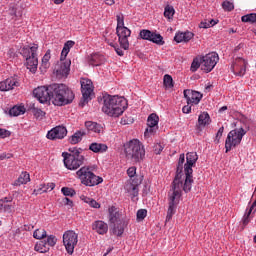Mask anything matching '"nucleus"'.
Wrapping results in <instances>:
<instances>
[{
    "instance_id": "obj_1",
    "label": "nucleus",
    "mask_w": 256,
    "mask_h": 256,
    "mask_svg": "<svg viewBox=\"0 0 256 256\" xmlns=\"http://www.w3.org/2000/svg\"><path fill=\"white\" fill-rule=\"evenodd\" d=\"M102 111L110 117H119L127 108V99L119 96L104 95L101 98Z\"/></svg>"
},
{
    "instance_id": "obj_2",
    "label": "nucleus",
    "mask_w": 256,
    "mask_h": 256,
    "mask_svg": "<svg viewBox=\"0 0 256 256\" xmlns=\"http://www.w3.org/2000/svg\"><path fill=\"white\" fill-rule=\"evenodd\" d=\"M50 91H52L51 102L55 106H65L71 104L75 95L66 84H50Z\"/></svg>"
},
{
    "instance_id": "obj_3",
    "label": "nucleus",
    "mask_w": 256,
    "mask_h": 256,
    "mask_svg": "<svg viewBox=\"0 0 256 256\" xmlns=\"http://www.w3.org/2000/svg\"><path fill=\"white\" fill-rule=\"evenodd\" d=\"M81 148L72 147L68 152H62L64 167L69 171H76L81 165H84L85 156L82 154Z\"/></svg>"
},
{
    "instance_id": "obj_4",
    "label": "nucleus",
    "mask_w": 256,
    "mask_h": 256,
    "mask_svg": "<svg viewBox=\"0 0 256 256\" xmlns=\"http://www.w3.org/2000/svg\"><path fill=\"white\" fill-rule=\"evenodd\" d=\"M124 152L128 161L133 163H141L145 157V149L143 144L133 139L124 145Z\"/></svg>"
},
{
    "instance_id": "obj_5",
    "label": "nucleus",
    "mask_w": 256,
    "mask_h": 256,
    "mask_svg": "<svg viewBox=\"0 0 256 256\" xmlns=\"http://www.w3.org/2000/svg\"><path fill=\"white\" fill-rule=\"evenodd\" d=\"M77 178L86 187H95L104 182V179L100 176L95 175L89 166L81 167L76 172Z\"/></svg>"
},
{
    "instance_id": "obj_6",
    "label": "nucleus",
    "mask_w": 256,
    "mask_h": 256,
    "mask_svg": "<svg viewBox=\"0 0 256 256\" xmlns=\"http://www.w3.org/2000/svg\"><path fill=\"white\" fill-rule=\"evenodd\" d=\"M198 161V155L196 152L187 153V163L184 165V171L186 174V180L184 183V192L189 193L192 189L193 180V168Z\"/></svg>"
},
{
    "instance_id": "obj_7",
    "label": "nucleus",
    "mask_w": 256,
    "mask_h": 256,
    "mask_svg": "<svg viewBox=\"0 0 256 256\" xmlns=\"http://www.w3.org/2000/svg\"><path fill=\"white\" fill-rule=\"evenodd\" d=\"M38 48L37 44L24 47L22 50L23 57L26 59L27 69L32 73H36L38 67Z\"/></svg>"
},
{
    "instance_id": "obj_8",
    "label": "nucleus",
    "mask_w": 256,
    "mask_h": 256,
    "mask_svg": "<svg viewBox=\"0 0 256 256\" xmlns=\"http://www.w3.org/2000/svg\"><path fill=\"white\" fill-rule=\"evenodd\" d=\"M247 134L243 128L230 131L225 140V152H229L233 147L241 144L243 137Z\"/></svg>"
},
{
    "instance_id": "obj_9",
    "label": "nucleus",
    "mask_w": 256,
    "mask_h": 256,
    "mask_svg": "<svg viewBox=\"0 0 256 256\" xmlns=\"http://www.w3.org/2000/svg\"><path fill=\"white\" fill-rule=\"evenodd\" d=\"M173 193L169 196V208L166 216V222H169L172 219V216L176 213V206L179 203V200L184 191L182 187L172 186Z\"/></svg>"
},
{
    "instance_id": "obj_10",
    "label": "nucleus",
    "mask_w": 256,
    "mask_h": 256,
    "mask_svg": "<svg viewBox=\"0 0 256 256\" xmlns=\"http://www.w3.org/2000/svg\"><path fill=\"white\" fill-rule=\"evenodd\" d=\"M78 244V234L74 230H67L63 234V245L68 254L74 253L75 247Z\"/></svg>"
},
{
    "instance_id": "obj_11",
    "label": "nucleus",
    "mask_w": 256,
    "mask_h": 256,
    "mask_svg": "<svg viewBox=\"0 0 256 256\" xmlns=\"http://www.w3.org/2000/svg\"><path fill=\"white\" fill-rule=\"evenodd\" d=\"M184 163H185V154H181L178 161L176 177L172 183L173 187L183 188V191H184V184L186 182V173L185 175L183 173V169H185Z\"/></svg>"
},
{
    "instance_id": "obj_12",
    "label": "nucleus",
    "mask_w": 256,
    "mask_h": 256,
    "mask_svg": "<svg viewBox=\"0 0 256 256\" xmlns=\"http://www.w3.org/2000/svg\"><path fill=\"white\" fill-rule=\"evenodd\" d=\"M219 62V55L216 52L206 54L201 59L202 70L206 73L211 72Z\"/></svg>"
},
{
    "instance_id": "obj_13",
    "label": "nucleus",
    "mask_w": 256,
    "mask_h": 256,
    "mask_svg": "<svg viewBox=\"0 0 256 256\" xmlns=\"http://www.w3.org/2000/svg\"><path fill=\"white\" fill-rule=\"evenodd\" d=\"M33 93L34 97H36L42 104L52 101L51 86H38V88H34Z\"/></svg>"
},
{
    "instance_id": "obj_14",
    "label": "nucleus",
    "mask_w": 256,
    "mask_h": 256,
    "mask_svg": "<svg viewBox=\"0 0 256 256\" xmlns=\"http://www.w3.org/2000/svg\"><path fill=\"white\" fill-rule=\"evenodd\" d=\"M247 66V60L242 57H237L231 65V71L235 76L244 77L247 71Z\"/></svg>"
},
{
    "instance_id": "obj_15",
    "label": "nucleus",
    "mask_w": 256,
    "mask_h": 256,
    "mask_svg": "<svg viewBox=\"0 0 256 256\" xmlns=\"http://www.w3.org/2000/svg\"><path fill=\"white\" fill-rule=\"evenodd\" d=\"M116 34L118 36V41L122 49H129L128 38L131 36V31L126 26L116 27Z\"/></svg>"
},
{
    "instance_id": "obj_16",
    "label": "nucleus",
    "mask_w": 256,
    "mask_h": 256,
    "mask_svg": "<svg viewBox=\"0 0 256 256\" xmlns=\"http://www.w3.org/2000/svg\"><path fill=\"white\" fill-rule=\"evenodd\" d=\"M94 91V86L92 80H88L84 78L81 80V93L84 99V102H88L89 98H91Z\"/></svg>"
},
{
    "instance_id": "obj_17",
    "label": "nucleus",
    "mask_w": 256,
    "mask_h": 256,
    "mask_svg": "<svg viewBox=\"0 0 256 256\" xmlns=\"http://www.w3.org/2000/svg\"><path fill=\"white\" fill-rule=\"evenodd\" d=\"M71 60H61L55 67L56 76L58 78L67 77L70 73Z\"/></svg>"
},
{
    "instance_id": "obj_18",
    "label": "nucleus",
    "mask_w": 256,
    "mask_h": 256,
    "mask_svg": "<svg viewBox=\"0 0 256 256\" xmlns=\"http://www.w3.org/2000/svg\"><path fill=\"white\" fill-rule=\"evenodd\" d=\"M67 134H68V131L66 127L56 126L55 128L48 131V134H46V137L50 140L63 139L65 136H67Z\"/></svg>"
},
{
    "instance_id": "obj_19",
    "label": "nucleus",
    "mask_w": 256,
    "mask_h": 256,
    "mask_svg": "<svg viewBox=\"0 0 256 256\" xmlns=\"http://www.w3.org/2000/svg\"><path fill=\"white\" fill-rule=\"evenodd\" d=\"M20 82L16 76L9 77L6 80L0 82V91L6 92L13 90L15 87H19Z\"/></svg>"
},
{
    "instance_id": "obj_20",
    "label": "nucleus",
    "mask_w": 256,
    "mask_h": 256,
    "mask_svg": "<svg viewBox=\"0 0 256 256\" xmlns=\"http://www.w3.org/2000/svg\"><path fill=\"white\" fill-rule=\"evenodd\" d=\"M184 97L187 99L188 105H197L203 96L196 90H184Z\"/></svg>"
},
{
    "instance_id": "obj_21",
    "label": "nucleus",
    "mask_w": 256,
    "mask_h": 256,
    "mask_svg": "<svg viewBox=\"0 0 256 256\" xmlns=\"http://www.w3.org/2000/svg\"><path fill=\"white\" fill-rule=\"evenodd\" d=\"M92 230L97 232L99 235H105L109 231V226L103 220H96L92 223Z\"/></svg>"
},
{
    "instance_id": "obj_22",
    "label": "nucleus",
    "mask_w": 256,
    "mask_h": 256,
    "mask_svg": "<svg viewBox=\"0 0 256 256\" xmlns=\"http://www.w3.org/2000/svg\"><path fill=\"white\" fill-rule=\"evenodd\" d=\"M194 33L191 31H186V32H179L176 34L174 40L177 43H188L194 38Z\"/></svg>"
},
{
    "instance_id": "obj_23",
    "label": "nucleus",
    "mask_w": 256,
    "mask_h": 256,
    "mask_svg": "<svg viewBox=\"0 0 256 256\" xmlns=\"http://www.w3.org/2000/svg\"><path fill=\"white\" fill-rule=\"evenodd\" d=\"M108 212L110 224H119L120 222H123V220H121V214L115 206L109 207Z\"/></svg>"
},
{
    "instance_id": "obj_24",
    "label": "nucleus",
    "mask_w": 256,
    "mask_h": 256,
    "mask_svg": "<svg viewBox=\"0 0 256 256\" xmlns=\"http://www.w3.org/2000/svg\"><path fill=\"white\" fill-rule=\"evenodd\" d=\"M85 127L88 131L94 132V133H97V134H100V133L104 132L103 126L101 124H98V123L93 122V121L85 122Z\"/></svg>"
},
{
    "instance_id": "obj_25",
    "label": "nucleus",
    "mask_w": 256,
    "mask_h": 256,
    "mask_svg": "<svg viewBox=\"0 0 256 256\" xmlns=\"http://www.w3.org/2000/svg\"><path fill=\"white\" fill-rule=\"evenodd\" d=\"M105 62V56L99 53L92 54L89 58V64L91 66H101Z\"/></svg>"
},
{
    "instance_id": "obj_26",
    "label": "nucleus",
    "mask_w": 256,
    "mask_h": 256,
    "mask_svg": "<svg viewBox=\"0 0 256 256\" xmlns=\"http://www.w3.org/2000/svg\"><path fill=\"white\" fill-rule=\"evenodd\" d=\"M75 46V42L72 40H68L64 43L63 49L61 51L60 55V61L66 60L68 54L70 53V50Z\"/></svg>"
},
{
    "instance_id": "obj_27",
    "label": "nucleus",
    "mask_w": 256,
    "mask_h": 256,
    "mask_svg": "<svg viewBox=\"0 0 256 256\" xmlns=\"http://www.w3.org/2000/svg\"><path fill=\"white\" fill-rule=\"evenodd\" d=\"M112 225H113V228H112L113 234L116 235L117 237L123 236V233L125 232V227H126L125 221L114 223Z\"/></svg>"
},
{
    "instance_id": "obj_28",
    "label": "nucleus",
    "mask_w": 256,
    "mask_h": 256,
    "mask_svg": "<svg viewBox=\"0 0 256 256\" xmlns=\"http://www.w3.org/2000/svg\"><path fill=\"white\" fill-rule=\"evenodd\" d=\"M89 150L95 153H104L108 150V146L103 143H92L89 145Z\"/></svg>"
},
{
    "instance_id": "obj_29",
    "label": "nucleus",
    "mask_w": 256,
    "mask_h": 256,
    "mask_svg": "<svg viewBox=\"0 0 256 256\" xmlns=\"http://www.w3.org/2000/svg\"><path fill=\"white\" fill-rule=\"evenodd\" d=\"M31 181L30 174L28 172H22L19 178L14 182V186L26 185Z\"/></svg>"
},
{
    "instance_id": "obj_30",
    "label": "nucleus",
    "mask_w": 256,
    "mask_h": 256,
    "mask_svg": "<svg viewBox=\"0 0 256 256\" xmlns=\"http://www.w3.org/2000/svg\"><path fill=\"white\" fill-rule=\"evenodd\" d=\"M86 135L85 131L79 130L76 131L72 136L69 138V143L77 144L83 140V137Z\"/></svg>"
},
{
    "instance_id": "obj_31",
    "label": "nucleus",
    "mask_w": 256,
    "mask_h": 256,
    "mask_svg": "<svg viewBox=\"0 0 256 256\" xmlns=\"http://www.w3.org/2000/svg\"><path fill=\"white\" fill-rule=\"evenodd\" d=\"M50 59H51V50L48 49L46 51V54L42 57V65L40 66V69L47 70L50 68Z\"/></svg>"
},
{
    "instance_id": "obj_32",
    "label": "nucleus",
    "mask_w": 256,
    "mask_h": 256,
    "mask_svg": "<svg viewBox=\"0 0 256 256\" xmlns=\"http://www.w3.org/2000/svg\"><path fill=\"white\" fill-rule=\"evenodd\" d=\"M34 250L40 253H47L49 252L50 248L48 247L45 240H40L39 242H36V246H34Z\"/></svg>"
},
{
    "instance_id": "obj_33",
    "label": "nucleus",
    "mask_w": 256,
    "mask_h": 256,
    "mask_svg": "<svg viewBox=\"0 0 256 256\" xmlns=\"http://www.w3.org/2000/svg\"><path fill=\"white\" fill-rule=\"evenodd\" d=\"M210 124V116L207 112H203L198 116V126L205 127Z\"/></svg>"
},
{
    "instance_id": "obj_34",
    "label": "nucleus",
    "mask_w": 256,
    "mask_h": 256,
    "mask_svg": "<svg viewBox=\"0 0 256 256\" xmlns=\"http://www.w3.org/2000/svg\"><path fill=\"white\" fill-rule=\"evenodd\" d=\"M150 42H152L158 46H163L165 44V41H164L162 35L159 33H155V32L152 33Z\"/></svg>"
},
{
    "instance_id": "obj_35",
    "label": "nucleus",
    "mask_w": 256,
    "mask_h": 256,
    "mask_svg": "<svg viewBox=\"0 0 256 256\" xmlns=\"http://www.w3.org/2000/svg\"><path fill=\"white\" fill-rule=\"evenodd\" d=\"M26 109L23 106H15L12 109H10L9 114L10 116H20L25 113Z\"/></svg>"
},
{
    "instance_id": "obj_36",
    "label": "nucleus",
    "mask_w": 256,
    "mask_h": 256,
    "mask_svg": "<svg viewBox=\"0 0 256 256\" xmlns=\"http://www.w3.org/2000/svg\"><path fill=\"white\" fill-rule=\"evenodd\" d=\"M243 23L256 24V13H250L241 17Z\"/></svg>"
},
{
    "instance_id": "obj_37",
    "label": "nucleus",
    "mask_w": 256,
    "mask_h": 256,
    "mask_svg": "<svg viewBox=\"0 0 256 256\" xmlns=\"http://www.w3.org/2000/svg\"><path fill=\"white\" fill-rule=\"evenodd\" d=\"M159 117L156 114H151L147 119V126L158 127Z\"/></svg>"
},
{
    "instance_id": "obj_38",
    "label": "nucleus",
    "mask_w": 256,
    "mask_h": 256,
    "mask_svg": "<svg viewBox=\"0 0 256 256\" xmlns=\"http://www.w3.org/2000/svg\"><path fill=\"white\" fill-rule=\"evenodd\" d=\"M174 14H175V9L173 8V6L167 5L165 7L164 17L167 18L168 20H171L173 19Z\"/></svg>"
},
{
    "instance_id": "obj_39",
    "label": "nucleus",
    "mask_w": 256,
    "mask_h": 256,
    "mask_svg": "<svg viewBox=\"0 0 256 256\" xmlns=\"http://www.w3.org/2000/svg\"><path fill=\"white\" fill-rule=\"evenodd\" d=\"M47 237V231L45 229H36L34 230V238L42 240Z\"/></svg>"
},
{
    "instance_id": "obj_40",
    "label": "nucleus",
    "mask_w": 256,
    "mask_h": 256,
    "mask_svg": "<svg viewBox=\"0 0 256 256\" xmlns=\"http://www.w3.org/2000/svg\"><path fill=\"white\" fill-rule=\"evenodd\" d=\"M61 193L65 197H74L76 195V191L73 188H69V187H62Z\"/></svg>"
},
{
    "instance_id": "obj_41",
    "label": "nucleus",
    "mask_w": 256,
    "mask_h": 256,
    "mask_svg": "<svg viewBox=\"0 0 256 256\" xmlns=\"http://www.w3.org/2000/svg\"><path fill=\"white\" fill-rule=\"evenodd\" d=\"M153 36V32L147 29H143L140 31V37L143 40L151 41V38Z\"/></svg>"
},
{
    "instance_id": "obj_42",
    "label": "nucleus",
    "mask_w": 256,
    "mask_h": 256,
    "mask_svg": "<svg viewBox=\"0 0 256 256\" xmlns=\"http://www.w3.org/2000/svg\"><path fill=\"white\" fill-rule=\"evenodd\" d=\"M164 86L169 89L174 87L173 78L170 74L164 75Z\"/></svg>"
},
{
    "instance_id": "obj_43",
    "label": "nucleus",
    "mask_w": 256,
    "mask_h": 256,
    "mask_svg": "<svg viewBox=\"0 0 256 256\" xmlns=\"http://www.w3.org/2000/svg\"><path fill=\"white\" fill-rule=\"evenodd\" d=\"M128 192L131 194L133 198L138 196L139 187L137 184H130L128 188Z\"/></svg>"
},
{
    "instance_id": "obj_44",
    "label": "nucleus",
    "mask_w": 256,
    "mask_h": 256,
    "mask_svg": "<svg viewBox=\"0 0 256 256\" xmlns=\"http://www.w3.org/2000/svg\"><path fill=\"white\" fill-rule=\"evenodd\" d=\"M159 127L158 126H148L145 133H144V136L145 137H150L152 135H155L156 132L158 131Z\"/></svg>"
},
{
    "instance_id": "obj_45",
    "label": "nucleus",
    "mask_w": 256,
    "mask_h": 256,
    "mask_svg": "<svg viewBox=\"0 0 256 256\" xmlns=\"http://www.w3.org/2000/svg\"><path fill=\"white\" fill-rule=\"evenodd\" d=\"M200 66H202L201 60L199 58H194L192 65L190 66V70H192V72H196Z\"/></svg>"
},
{
    "instance_id": "obj_46",
    "label": "nucleus",
    "mask_w": 256,
    "mask_h": 256,
    "mask_svg": "<svg viewBox=\"0 0 256 256\" xmlns=\"http://www.w3.org/2000/svg\"><path fill=\"white\" fill-rule=\"evenodd\" d=\"M251 214H252V209H248L242 218L243 226H247L250 223Z\"/></svg>"
},
{
    "instance_id": "obj_47",
    "label": "nucleus",
    "mask_w": 256,
    "mask_h": 256,
    "mask_svg": "<svg viewBox=\"0 0 256 256\" xmlns=\"http://www.w3.org/2000/svg\"><path fill=\"white\" fill-rule=\"evenodd\" d=\"M222 9H224V11H233L235 9V6L230 1H224L222 3Z\"/></svg>"
},
{
    "instance_id": "obj_48",
    "label": "nucleus",
    "mask_w": 256,
    "mask_h": 256,
    "mask_svg": "<svg viewBox=\"0 0 256 256\" xmlns=\"http://www.w3.org/2000/svg\"><path fill=\"white\" fill-rule=\"evenodd\" d=\"M116 19H117V28L125 27V17L123 16V14H118L116 16Z\"/></svg>"
},
{
    "instance_id": "obj_49",
    "label": "nucleus",
    "mask_w": 256,
    "mask_h": 256,
    "mask_svg": "<svg viewBox=\"0 0 256 256\" xmlns=\"http://www.w3.org/2000/svg\"><path fill=\"white\" fill-rule=\"evenodd\" d=\"M57 243V238L56 236H48V240H46V245H48V247H54Z\"/></svg>"
},
{
    "instance_id": "obj_50",
    "label": "nucleus",
    "mask_w": 256,
    "mask_h": 256,
    "mask_svg": "<svg viewBox=\"0 0 256 256\" xmlns=\"http://www.w3.org/2000/svg\"><path fill=\"white\" fill-rule=\"evenodd\" d=\"M224 129H225L224 126H222V127H220V128L218 129V131H217V133H216V136H215V140H214V142H215L216 144L220 143V139H221L222 136H223Z\"/></svg>"
},
{
    "instance_id": "obj_51",
    "label": "nucleus",
    "mask_w": 256,
    "mask_h": 256,
    "mask_svg": "<svg viewBox=\"0 0 256 256\" xmlns=\"http://www.w3.org/2000/svg\"><path fill=\"white\" fill-rule=\"evenodd\" d=\"M55 183L42 184V188H44V192H51L55 189Z\"/></svg>"
},
{
    "instance_id": "obj_52",
    "label": "nucleus",
    "mask_w": 256,
    "mask_h": 256,
    "mask_svg": "<svg viewBox=\"0 0 256 256\" xmlns=\"http://www.w3.org/2000/svg\"><path fill=\"white\" fill-rule=\"evenodd\" d=\"M33 114L38 119H42L46 115L45 112H43L41 109H38V108L33 109Z\"/></svg>"
},
{
    "instance_id": "obj_53",
    "label": "nucleus",
    "mask_w": 256,
    "mask_h": 256,
    "mask_svg": "<svg viewBox=\"0 0 256 256\" xmlns=\"http://www.w3.org/2000/svg\"><path fill=\"white\" fill-rule=\"evenodd\" d=\"M147 216V210L146 209H139L137 212V219L138 220H144Z\"/></svg>"
},
{
    "instance_id": "obj_54",
    "label": "nucleus",
    "mask_w": 256,
    "mask_h": 256,
    "mask_svg": "<svg viewBox=\"0 0 256 256\" xmlns=\"http://www.w3.org/2000/svg\"><path fill=\"white\" fill-rule=\"evenodd\" d=\"M44 190L45 189L43 188V184H40V187L34 189L33 195L34 196L42 195L43 193H45Z\"/></svg>"
},
{
    "instance_id": "obj_55",
    "label": "nucleus",
    "mask_w": 256,
    "mask_h": 256,
    "mask_svg": "<svg viewBox=\"0 0 256 256\" xmlns=\"http://www.w3.org/2000/svg\"><path fill=\"white\" fill-rule=\"evenodd\" d=\"M127 175L129 176V178H134V176L136 175V167L132 166L128 168Z\"/></svg>"
},
{
    "instance_id": "obj_56",
    "label": "nucleus",
    "mask_w": 256,
    "mask_h": 256,
    "mask_svg": "<svg viewBox=\"0 0 256 256\" xmlns=\"http://www.w3.org/2000/svg\"><path fill=\"white\" fill-rule=\"evenodd\" d=\"M11 135V132L6 130V129H2L0 128V137L1 138H7Z\"/></svg>"
},
{
    "instance_id": "obj_57",
    "label": "nucleus",
    "mask_w": 256,
    "mask_h": 256,
    "mask_svg": "<svg viewBox=\"0 0 256 256\" xmlns=\"http://www.w3.org/2000/svg\"><path fill=\"white\" fill-rule=\"evenodd\" d=\"M89 206L94 208V209H99L101 208V205L100 203H98L95 199H92L90 202H89Z\"/></svg>"
},
{
    "instance_id": "obj_58",
    "label": "nucleus",
    "mask_w": 256,
    "mask_h": 256,
    "mask_svg": "<svg viewBox=\"0 0 256 256\" xmlns=\"http://www.w3.org/2000/svg\"><path fill=\"white\" fill-rule=\"evenodd\" d=\"M62 202L64 205L66 206H70V207H73V201L71 199H69L68 197H64L62 199Z\"/></svg>"
},
{
    "instance_id": "obj_59",
    "label": "nucleus",
    "mask_w": 256,
    "mask_h": 256,
    "mask_svg": "<svg viewBox=\"0 0 256 256\" xmlns=\"http://www.w3.org/2000/svg\"><path fill=\"white\" fill-rule=\"evenodd\" d=\"M164 147L161 144H156L154 147V152L158 155L163 151Z\"/></svg>"
},
{
    "instance_id": "obj_60",
    "label": "nucleus",
    "mask_w": 256,
    "mask_h": 256,
    "mask_svg": "<svg viewBox=\"0 0 256 256\" xmlns=\"http://www.w3.org/2000/svg\"><path fill=\"white\" fill-rule=\"evenodd\" d=\"M200 28L201 29H209V28H211V24L209 21H204V22L200 23Z\"/></svg>"
},
{
    "instance_id": "obj_61",
    "label": "nucleus",
    "mask_w": 256,
    "mask_h": 256,
    "mask_svg": "<svg viewBox=\"0 0 256 256\" xmlns=\"http://www.w3.org/2000/svg\"><path fill=\"white\" fill-rule=\"evenodd\" d=\"M114 49L118 56L123 57L125 55L123 49L119 48V46H114Z\"/></svg>"
},
{
    "instance_id": "obj_62",
    "label": "nucleus",
    "mask_w": 256,
    "mask_h": 256,
    "mask_svg": "<svg viewBox=\"0 0 256 256\" xmlns=\"http://www.w3.org/2000/svg\"><path fill=\"white\" fill-rule=\"evenodd\" d=\"M11 157H12V154L3 153L0 155V161H4V159H11Z\"/></svg>"
},
{
    "instance_id": "obj_63",
    "label": "nucleus",
    "mask_w": 256,
    "mask_h": 256,
    "mask_svg": "<svg viewBox=\"0 0 256 256\" xmlns=\"http://www.w3.org/2000/svg\"><path fill=\"white\" fill-rule=\"evenodd\" d=\"M91 200H92V198H90V197H87V196L82 197V201L86 204H90Z\"/></svg>"
},
{
    "instance_id": "obj_64",
    "label": "nucleus",
    "mask_w": 256,
    "mask_h": 256,
    "mask_svg": "<svg viewBox=\"0 0 256 256\" xmlns=\"http://www.w3.org/2000/svg\"><path fill=\"white\" fill-rule=\"evenodd\" d=\"M190 112H191V107H190V106H185V107L183 108V113L189 114Z\"/></svg>"
}]
</instances>
